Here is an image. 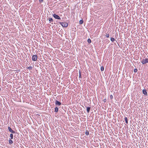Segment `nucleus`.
Segmentation results:
<instances>
[{"label": "nucleus", "instance_id": "f257e3e1", "mask_svg": "<svg viewBox=\"0 0 148 148\" xmlns=\"http://www.w3.org/2000/svg\"><path fill=\"white\" fill-rule=\"evenodd\" d=\"M59 23L63 27H67L68 26V24L66 22H60Z\"/></svg>", "mask_w": 148, "mask_h": 148}, {"label": "nucleus", "instance_id": "f03ea898", "mask_svg": "<svg viewBox=\"0 0 148 148\" xmlns=\"http://www.w3.org/2000/svg\"><path fill=\"white\" fill-rule=\"evenodd\" d=\"M141 63H142L143 64H145L146 63L148 62V58H146L145 59H143L142 61H141Z\"/></svg>", "mask_w": 148, "mask_h": 148}, {"label": "nucleus", "instance_id": "7ed1b4c3", "mask_svg": "<svg viewBox=\"0 0 148 148\" xmlns=\"http://www.w3.org/2000/svg\"><path fill=\"white\" fill-rule=\"evenodd\" d=\"M53 16L56 19L59 20H60L61 19L60 17L58 15L55 14H53Z\"/></svg>", "mask_w": 148, "mask_h": 148}, {"label": "nucleus", "instance_id": "20e7f679", "mask_svg": "<svg viewBox=\"0 0 148 148\" xmlns=\"http://www.w3.org/2000/svg\"><path fill=\"white\" fill-rule=\"evenodd\" d=\"M37 59V56L36 55H34L32 56V60L34 61H36Z\"/></svg>", "mask_w": 148, "mask_h": 148}, {"label": "nucleus", "instance_id": "39448f33", "mask_svg": "<svg viewBox=\"0 0 148 148\" xmlns=\"http://www.w3.org/2000/svg\"><path fill=\"white\" fill-rule=\"evenodd\" d=\"M8 129L9 131L12 133L14 134L15 133V132L14 130H13L10 127H8Z\"/></svg>", "mask_w": 148, "mask_h": 148}, {"label": "nucleus", "instance_id": "423d86ee", "mask_svg": "<svg viewBox=\"0 0 148 148\" xmlns=\"http://www.w3.org/2000/svg\"><path fill=\"white\" fill-rule=\"evenodd\" d=\"M143 93L145 96H147V90L146 89H144L143 90Z\"/></svg>", "mask_w": 148, "mask_h": 148}, {"label": "nucleus", "instance_id": "0eeeda50", "mask_svg": "<svg viewBox=\"0 0 148 148\" xmlns=\"http://www.w3.org/2000/svg\"><path fill=\"white\" fill-rule=\"evenodd\" d=\"M55 104L56 105H58L59 106L61 105V103L60 102L58 101V100H56L55 101Z\"/></svg>", "mask_w": 148, "mask_h": 148}, {"label": "nucleus", "instance_id": "6e6552de", "mask_svg": "<svg viewBox=\"0 0 148 148\" xmlns=\"http://www.w3.org/2000/svg\"><path fill=\"white\" fill-rule=\"evenodd\" d=\"M86 108V110L88 113H89L90 111L91 107H87L85 106Z\"/></svg>", "mask_w": 148, "mask_h": 148}, {"label": "nucleus", "instance_id": "1a4fd4ad", "mask_svg": "<svg viewBox=\"0 0 148 148\" xmlns=\"http://www.w3.org/2000/svg\"><path fill=\"white\" fill-rule=\"evenodd\" d=\"M49 20L50 23H51V24H53V23H52V22H53V19L52 18H49Z\"/></svg>", "mask_w": 148, "mask_h": 148}, {"label": "nucleus", "instance_id": "9d476101", "mask_svg": "<svg viewBox=\"0 0 148 148\" xmlns=\"http://www.w3.org/2000/svg\"><path fill=\"white\" fill-rule=\"evenodd\" d=\"M13 143V141L11 139H10L9 140V144H12Z\"/></svg>", "mask_w": 148, "mask_h": 148}, {"label": "nucleus", "instance_id": "9b49d317", "mask_svg": "<svg viewBox=\"0 0 148 148\" xmlns=\"http://www.w3.org/2000/svg\"><path fill=\"white\" fill-rule=\"evenodd\" d=\"M124 119H125V123L127 124L128 123V119H127V117H125L124 118Z\"/></svg>", "mask_w": 148, "mask_h": 148}, {"label": "nucleus", "instance_id": "f8f14e48", "mask_svg": "<svg viewBox=\"0 0 148 148\" xmlns=\"http://www.w3.org/2000/svg\"><path fill=\"white\" fill-rule=\"evenodd\" d=\"M58 107H56L55 108V112H58Z\"/></svg>", "mask_w": 148, "mask_h": 148}, {"label": "nucleus", "instance_id": "ddd939ff", "mask_svg": "<svg viewBox=\"0 0 148 148\" xmlns=\"http://www.w3.org/2000/svg\"><path fill=\"white\" fill-rule=\"evenodd\" d=\"M79 78L81 79H82L81 74L80 71L79 72Z\"/></svg>", "mask_w": 148, "mask_h": 148}, {"label": "nucleus", "instance_id": "4468645a", "mask_svg": "<svg viewBox=\"0 0 148 148\" xmlns=\"http://www.w3.org/2000/svg\"><path fill=\"white\" fill-rule=\"evenodd\" d=\"M85 134L87 136H88L89 135V132L87 130L86 131V132H85Z\"/></svg>", "mask_w": 148, "mask_h": 148}, {"label": "nucleus", "instance_id": "2eb2a0df", "mask_svg": "<svg viewBox=\"0 0 148 148\" xmlns=\"http://www.w3.org/2000/svg\"><path fill=\"white\" fill-rule=\"evenodd\" d=\"M110 40L112 42H114L115 41V39L113 38H111Z\"/></svg>", "mask_w": 148, "mask_h": 148}, {"label": "nucleus", "instance_id": "dca6fc26", "mask_svg": "<svg viewBox=\"0 0 148 148\" xmlns=\"http://www.w3.org/2000/svg\"><path fill=\"white\" fill-rule=\"evenodd\" d=\"M87 42L88 43H90L91 42V40L90 38H88V39Z\"/></svg>", "mask_w": 148, "mask_h": 148}, {"label": "nucleus", "instance_id": "f3484780", "mask_svg": "<svg viewBox=\"0 0 148 148\" xmlns=\"http://www.w3.org/2000/svg\"><path fill=\"white\" fill-rule=\"evenodd\" d=\"M13 135L12 134H11L10 135V137L11 139H12L13 138Z\"/></svg>", "mask_w": 148, "mask_h": 148}, {"label": "nucleus", "instance_id": "a211bd4d", "mask_svg": "<svg viewBox=\"0 0 148 148\" xmlns=\"http://www.w3.org/2000/svg\"><path fill=\"white\" fill-rule=\"evenodd\" d=\"M83 20H81L79 21V24H82L83 23Z\"/></svg>", "mask_w": 148, "mask_h": 148}, {"label": "nucleus", "instance_id": "6ab92c4d", "mask_svg": "<svg viewBox=\"0 0 148 148\" xmlns=\"http://www.w3.org/2000/svg\"><path fill=\"white\" fill-rule=\"evenodd\" d=\"M32 68H33L31 66H29L28 67H27V69H29V70H31L32 69Z\"/></svg>", "mask_w": 148, "mask_h": 148}, {"label": "nucleus", "instance_id": "aec40b11", "mask_svg": "<svg viewBox=\"0 0 148 148\" xmlns=\"http://www.w3.org/2000/svg\"><path fill=\"white\" fill-rule=\"evenodd\" d=\"M101 70L102 71H103L104 70V67L103 66H101Z\"/></svg>", "mask_w": 148, "mask_h": 148}, {"label": "nucleus", "instance_id": "412c9836", "mask_svg": "<svg viewBox=\"0 0 148 148\" xmlns=\"http://www.w3.org/2000/svg\"><path fill=\"white\" fill-rule=\"evenodd\" d=\"M138 71V69H135L134 70V72L135 73H136Z\"/></svg>", "mask_w": 148, "mask_h": 148}, {"label": "nucleus", "instance_id": "4be33fe9", "mask_svg": "<svg viewBox=\"0 0 148 148\" xmlns=\"http://www.w3.org/2000/svg\"><path fill=\"white\" fill-rule=\"evenodd\" d=\"M106 36L107 38H109V34H106Z\"/></svg>", "mask_w": 148, "mask_h": 148}, {"label": "nucleus", "instance_id": "5701e85b", "mask_svg": "<svg viewBox=\"0 0 148 148\" xmlns=\"http://www.w3.org/2000/svg\"><path fill=\"white\" fill-rule=\"evenodd\" d=\"M110 97L111 99H112L113 98V96L112 95H110Z\"/></svg>", "mask_w": 148, "mask_h": 148}, {"label": "nucleus", "instance_id": "b1692460", "mask_svg": "<svg viewBox=\"0 0 148 148\" xmlns=\"http://www.w3.org/2000/svg\"><path fill=\"white\" fill-rule=\"evenodd\" d=\"M106 99H104V100H103V101L104 102H106Z\"/></svg>", "mask_w": 148, "mask_h": 148}, {"label": "nucleus", "instance_id": "393cba45", "mask_svg": "<svg viewBox=\"0 0 148 148\" xmlns=\"http://www.w3.org/2000/svg\"><path fill=\"white\" fill-rule=\"evenodd\" d=\"M40 2L42 1L43 0H39Z\"/></svg>", "mask_w": 148, "mask_h": 148}, {"label": "nucleus", "instance_id": "a878e982", "mask_svg": "<svg viewBox=\"0 0 148 148\" xmlns=\"http://www.w3.org/2000/svg\"><path fill=\"white\" fill-rule=\"evenodd\" d=\"M1 88H0V91H1Z\"/></svg>", "mask_w": 148, "mask_h": 148}]
</instances>
